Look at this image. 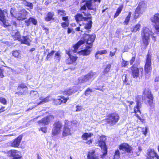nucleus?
I'll use <instances>...</instances> for the list:
<instances>
[{
    "label": "nucleus",
    "instance_id": "nucleus-1",
    "mask_svg": "<svg viewBox=\"0 0 159 159\" xmlns=\"http://www.w3.org/2000/svg\"><path fill=\"white\" fill-rule=\"evenodd\" d=\"M87 8L89 10L95 11L96 9V7L94 8L92 7L91 0L86 1L85 4L80 9L79 11L81 13H78L75 16V18L77 22L83 21H87L88 20H91L92 17L90 14L86 12Z\"/></svg>",
    "mask_w": 159,
    "mask_h": 159
},
{
    "label": "nucleus",
    "instance_id": "nucleus-2",
    "mask_svg": "<svg viewBox=\"0 0 159 159\" xmlns=\"http://www.w3.org/2000/svg\"><path fill=\"white\" fill-rule=\"evenodd\" d=\"M93 22L92 20H89L88 21L84 24V28L86 30L84 32L82 36L83 39L85 40L86 45L92 47L94 42L96 38V35L95 34H89L87 33L91 32Z\"/></svg>",
    "mask_w": 159,
    "mask_h": 159
},
{
    "label": "nucleus",
    "instance_id": "nucleus-3",
    "mask_svg": "<svg viewBox=\"0 0 159 159\" xmlns=\"http://www.w3.org/2000/svg\"><path fill=\"white\" fill-rule=\"evenodd\" d=\"M154 34L147 27L143 28L141 32V36L143 43L144 46L146 48L149 44L150 36H151L154 42L156 41V37L153 35Z\"/></svg>",
    "mask_w": 159,
    "mask_h": 159
},
{
    "label": "nucleus",
    "instance_id": "nucleus-4",
    "mask_svg": "<svg viewBox=\"0 0 159 159\" xmlns=\"http://www.w3.org/2000/svg\"><path fill=\"white\" fill-rule=\"evenodd\" d=\"M152 55L148 52L146 56L144 67V75L146 80L149 79L151 75L152 70Z\"/></svg>",
    "mask_w": 159,
    "mask_h": 159
},
{
    "label": "nucleus",
    "instance_id": "nucleus-5",
    "mask_svg": "<svg viewBox=\"0 0 159 159\" xmlns=\"http://www.w3.org/2000/svg\"><path fill=\"white\" fill-rule=\"evenodd\" d=\"M143 99L145 104L151 107H154L155 105L153 102L154 98L151 90L148 88L145 89L143 91Z\"/></svg>",
    "mask_w": 159,
    "mask_h": 159
},
{
    "label": "nucleus",
    "instance_id": "nucleus-6",
    "mask_svg": "<svg viewBox=\"0 0 159 159\" xmlns=\"http://www.w3.org/2000/svg\"><path fill=\"white\" fill-rule=\"evenodd\" d=\"M120 119L119 114L115 112H111L107 115L104 120L107 124H109L111 126H113L118 122Z\"/></svg>",
    "mask_w": 159,
    "mask_h": 159
},
{
    "label": "nucleus",
    "instance_id": "nucleus-7",
    "mask_svg": "<svg viewBox=\"0 0 159 159\" xmlns=\"http://www.w3.org/2000/svg\"><path fill=\"white\" fill-rule=\"evenodd\" d=\"M135 102H136V105L134 107V112L135 113V115L137 118L141 122L143 123L145 121L144 119L142 116V118L139 116L137 114V112L141 114L140 109L142 106V102L141 101V97L140 95H137L135 97Z\"/></svg>",
    "mask_w": 159,
    "mask_h": 159
},
{
    "label": "nucleus",
    "instance_id": "nucleus-8",
    "mask_svg": "<svg viewBox=\"0 0 159 159\" xmlns=\"http://www.w3.org/2000/svg\"><path fill=\"white\" fill-rule=\"evenodd\" d=\"M62 124L60 121H56L53 123L52 131L53 136H57L60 134L62 127Z\"/></svg>",
    "mask_w": 159,
    "mask_h": 159
},
{
    "label": "nucleus",
    "instance_id": "nucleus-9",
    "mask_svg": "<svg viewBox=\"0 0 159 159\" xmlns=\"http://www.w3.org/2000/svg\"><path fill=\"white\" fill-rule=\"evenodd\" d=\"M130 69L131 72V75L133 78H137L139 76V71L143 74V67H138L136 64H134L132 65L130 68Z\"/></svg>",
    "mask_w": 159,
    "mask_h": 159
},
{
    "label": "nucleus",
    "instance_id": "nucleus-10",
    "mask_svg": "<svg viewBox=\"0 0 159 159\" xmlns=\"http://www.w3.org/2000/svg\"><path fill=\"white\" fill-rule=\"evenodd\" d=\"M70 123L69 121L67 120L65 121L62 133V137L72 135V128L70 125Z\"/></svg>",
    "mask_w": 159,
    "mask_h": 159
},
{
    "label": "nucleus",
    "instance_id": "nucleus-11",
    "mask_svg": "<svg viewBox=\"0 0 159 159\" xmlns=\"http://www.w3.org/2000/svg\"><path fill=\"white\" fill-rule=\"evenodd\" d=\"M17 89V91L15 93V94L19 96L26 95L28 93V88L24 83H22L19 84Z\"/></svg>",
    "mask_w": 159,
    "mask_h": 159
},
{
    "label": "nucleus",
    "instance_id": "nucleus-12",
    "mask_svg": "<svg viewBox=\"0 0 159 159\" xmlns=\"http://www.w3.org/2000/svg\"><path fill=\"white\" fill-rule=\"evenodd\" d=\"M118 148L120 150L122 151L124 154H133V153L132 147L127 143H123L120 144Z\"/></svg>",
    "mask_w": 159,
    "mask_h": 159
},
{
    "label": "nucleus",
    "instance_id": "nucleus-13",
    "mask_svg": "<svg viewBox=\"0 0 159 159\" xmlns=\"http://www.w3.org/2000/svg\"><path fill=\"white\" fill-rule=\"evenodd\" d=\"M7 14V11L6 9L2 10L0 8V21L2 23V26L4 27L10 26V25L6 19L5 14Z\"/></svg>",
    "mask_w": 159,
    "mask_h": 159
},
{
    "label": "nucleus",
    "instance_id": "nucleus-14",
    "mask_svg": "<svg viewBox=\"0 0 159 159\" xmlns=\"http://www.w3.org/2000/svg\"><path fill=\"white\" fill-rule=\"evenodd\" d=\"M145 157L146 159H159V155L153 149L148 150Z\"/></svg>",
    "mask_w": 159,
    "mask_h": 159
},
{
    "label": "nucleus",
    "instance_id": "nucleus-15",
    "mask_svg": "<svg viewBox=\"0 0 159 159\" xmlns=\"http://www.w3.org/2000/svg\"><path fill=\"white\" fill-rule=\"evenodd\" d=\"M68 99V98H65L64 96H59L58 98L53 99L52 102L54 105L57 106L62 103H66Z\"/></svg>",
    "mask_w": 159,
    "mask_h": 159
},
{
    "label": "nucleus",
    "instance_id": "nucleus-16",
    "mask_svg": "<svg viewBox=\"0 0 159 159\" xmlns=\"http://www.w3.org/2000/svg\"><path fill=\"white\" fill-rule=\"evenodd\" d=\"M22 135H19L18 137L10 142V146L12 147L18 148L19 147L22 139Z\"/></svg>",
    "mask_w": 159,
    "mask_h": 159
},
{
    "label": "nucleus",
    "instance_id": "nucleus-17",
    "mask_svg": "<svg viewBox=\"0 0 159 159\" xmlns=\"http://www.w3.org/2000/svg\"><path fill=\"white\" fill-rule=\"evenodd\" d=\"M94 75V73L90 72L84 75V77H80L78 78V81L80 83H83L89 80L92 79Z\"/></svg>",
    "mask_w": 159,
    "mask_h": 159
},
{
    "label": "nucleus",
    "instance_id": "nucleus-18",
    "mask_svg": "<svg viewBox=\"0 0 159 159\" xmlns=\"http://www.w3.org/2000/svg\"><path fill=\"white\" fill-rule=\"evenodd\" d=\"M51 117H52V118H54L53 117L51 116H47L38 121L37 123L39 125H41L42 124L44 125H47L50 122Z\"/></svg>",
    "mask_w": 159,
    "mask_h": 159
},
{
    "label": "nucleus",
    "instance_id": "nucleus-19",
    "mask_svg": "<svg viewBox=\"0 0 159 159\" xmlns=\"http://www.w3.org/2000/svg\"><path fill=\"white\" fill-rule=\"evenodd\" d=\"M150 20L154 24L155 29L156 25L159 26V13L155 14L150 18Z\"/></svg>",
    "mask_w": 159,
    "mask_h": 159
},
{
    "label": "nucleus",
    "instance_id": "nucleus-20",
    "mask_svg": "<svg viewBox=\"0 0 159 159\" xmlns=\"http://www.w3.org/2000/svg\"><path fill=\"white\" fill-rule=\"evenodd\" d=\"M54 14V12L53 11L48 12L44 17L45 21L48 22L54 20H55Z\"/></svg>",
    "mask_w": 159,
    "mask_h": 159
},
{
    "label": "nucleus",
    "instance_id": "nucleus-21",
    "mask_svg": "<svg viewBox=\"0 0 159 159\" xmlns=\"http://www.w3.org/2000/svg\"><path fill=\"white\" fill-rule=\"evenodd\" d=\"M92 47L87 45L86 46L85 49L79 51V52L80 54L83 56H87L89 55L91 52V50L90 49Z\"/></svg>",
    "mask_w": 159,
    "mask_h": 159
},
{
    "label": "nucleus",
    "instance_id": "nucleus-22",
    "mask_svg": "<svg viewBox=\"0 0 159 159\" xmlns=\"http://www.w3.org/2000/svg\"><path fill=\"white\" fill-rule=\"evenodd\" d=\"M69 57L66 60V64L68 65L72 64L76 61L78 58L77 56L71 55L69 52L68 53Z\"/></svg>",
    "mask_w": 159,
    "mask_h": 159
},
{
    "label": "nucleus",
    "instance_id": "nucleus-23",
    "mask_svg": "<svg viewBox=\"0 0 159 159\" xmlns=\"http://www.w3.org/2000/svg\"><path fill=\"white\" fill-rule=\"evenodd\" d=\"M87 157V159H100L99 157L96 155L95 150L89 151Z\"/></svg>",
    "mask_w": 159,
    "mask_h": 159
},
{
    "label": "nucleus",
    "instance_id": "nucleus-24",
    "mask_svg": "<svg viewBox=\"0 0 159 159\" xmlns=\"http://www.w3.org/2000/svg\"><path fill=\"white\" fill-rule=\"evenodd\" d=\"M62 20L65 21L62 22L61 23V26L64 29H66L67 27L69 26V17L66 16L65 17H62Z\"/></svg>",
    "mask_w": 159,
    "mask_h": 159
},
{
    "label": "nucleus",
    "instance_id": "nucleus-25",
    "mask_svg": "<svg viewBox=\"0 0 159 159\" xmlns=\"http://www.w3.org/2000/svg\"><path fill=\"white\" fill-rule=\"evenodd\" d=\"M22 38L23 39H21L20 41L21 43L26 44L28 46L30 45V42H31V41L29 38L28 35L23 36Z\"/></svg>",
    "mask_w": 159,
    "mask_h": 159
},
{
    "label": "nucleus",
    "instance_id": "nucleus-26",
    "mask_svg": "<svg viewBox=\"0 0 159 159\" xmlns=\"http://www.w3.org/2000/svg\"><path fill=\"white\" fill-rule=\"evenodd\" d=\"M123 8V4L121 5L118 7L116 9V12L114 15V18H116L119 16L122 11Z\"/></svg>",
    "mask_w": 159,
    "mask_h": 159
},
{
    "label": "nucleus",
    "instance_id": "nucleus-27",
    "mask_svg": "<svg viewBox=\"0 0 159 159\" xmlns=\"http://www.w3.org/2000/svg\"><path fill=\"white\" fill-rule=\"evenodd\" d=\"M12 56L16 58H20L21 57L20 51L19 50H15L12 52Z\"/></svg>",
    "mask_w": 159,
    "mask_h": 159
},
{
    "label": "nucleus",
    "instance_id": "nucleus-28",
    "mask_svg": "<svg viewBox=\"0 0 159 159\" xmlns=\"http://www.w3.org/2000/svg\"><path fill=\"white\" fill-rule=\"evenodd\" d=\"M146 5L144 1H141L139 2L137 8L140 9V10H144V8H146Z\"/></svg>",
    "mask_w": 159,
    "mask_h": 159
},
{
    "label": "nucleus",
    "instance_id": "nucleus-29",
    "mask_svg": "<svg viewBox=\"0 0 159 159\" xmlns=\"http://www.w3.org/2000/svg\"><path fill=\"white\" fill-rule=\"evenodd\" d=\"M75 93V92L73 89H69L65 90L63 91V94L68 96H70Z\"/></svg>",
    "mask_w": 159,
    "mask_h": 159
},
{
    "label": "nucleus",
    "instance_id": "nucleus-30",
    "mask_svg": "<svg viewBox=\"0 0 159 159\" xmlns=\"http://www.w3.org/2000/svg\"><path fill=\"white\" fill-rule=\"evenodd\" d=\"M93 135V134L91 133H85L83 134L81 136V138L83 140H87L88 138L91 137Z\"/></svg>",
    "mask_w": 159,
    "mask_h": 159
},
{
    "label": "nucleus",
    "instance_id": "nucleus-31",
    "mask_svg": "<svg viewBox=\"0 0 159 159\" xmlns=\"http://www.w3.org/2000/svg\"><path fill=\"white\" fill-rule=\"evenodd\" d=\"M12 37L15 40H18L20 42L21 40V35L20 33L18 31L15 33L14 35H12Z\"/></svg>",
    "mask_w": 159,
    "mask_h": 159
},
{
    "label": "nucleus",
    "instance_id": "nucleus-32",
    "mask_svg": "<svg viewBox=\"0 0 159 159\" xmlns=\"http://www.w3.org/2000/svg\"><path fill=\"white\" fill-rule=\"evenodd\" d=\"M132 14V13L131 12H129L127 16L126 17V18L123 22V23L124 25H127L129 21L131 16Z\"/></svg>",
    "mask_w": 159,
    "mask_h": 159
},
{
    "label": "nucleus",
    "instance_id": "nucleus-33",
    "mask_svg": "<svg viewBox=\"0 0 159 159\" xmlns=\"http://www.w3.org/2000/svg\"><path fill=\"white\" fill-rule=\"evenodd\" d=\"M98 146L102 149H104L105 148H107L106 143L104 141L99 140L98 142Z\"/></svg>",
    "mask_w": 159,
    "mask_h": 159
},
{
    "label": "nucleus",
    "instance_id": "nucleus-34",
    "mask_svg": "<svg viewBox=\"0 0 159 159\" xmlns=\"http://www.w3.org/2000/svg\"><path fill=\"white\" fill-rule=\"evenodd\" d=\"M26 15L22 13H19L17 16V20H23L26 19Z\"/></svg>",
    "mask_w": 159,
    "mask_h": 159
},
{
    "label": "nucleus",
    "instance_id": "nucleus-35",
    "mask_svg": "<svg viewBox=\"0 0 159 159\" xmlns=\"http://www.w3.org/2000/svg\"><path fill=\"white\" fill-rule=\"evenodd\" d=\"M57 13L58 15L62 17H65L66 13L65 12V11L63 10L58 9L57 10Z\"/></svg>",
    "mask_w": 159,
    "mask_h": 159
},
{
    "label": "nucleus",
    "instance_id": "nucleus-36",
    "mask_svg": "<svg viewBox=\"0 0 159 159\" xmlns=\"http://www.w3.org/2000/svg\"><path fill=\"white\" fill-rule=\"evenodd\" d=\"M111 67V64H108L103 70V73L104 74H107L109 71Z\"/></svg>",
    "mask_w": 159,
    "mask_h": 159
},
{
    "label": "nucleus",
    "instance_id": "nucleus-37",
    "mask_svg": "<svg viewBox=\"0 0 159 159\" xmlns=\"http://www.w3.org/2000/svg\"><path fill=\"white\" fill-rule=\"evenodd\" d=\"M120 155V152L118 149L115 151L113 156V158L114 159H118L119 158Z\"/></svg>",
    "mask_w": 159,
    "mask_h": 159
},
{
    "label": "nucleus",
    "instance_id": "nucleus-38",
    "mask_svg": "<svg viewBox=\"0 0 159 159\" xmlns=\"http://www.w3.org/2000/svg\"><path fill=\"white\" fill-rule=\"evenodd\" d=\"M140 24H138L136 25L133 27L132 31L133 32H136L137 31H139L140 29Z\"/></svg>",
    "mask_w": 159,
    "mask_h": 159
},
{
    "label": "nucleus",
    "instance_id": "nucleus-39",
    "mask_svg": "<svg viewBox=\"0 0 159 159\" xmlns=\"http://www.w3.org/2000/svg\"><path fill=\"white\" fill-rule=\"evenodd\" d=\"M50 96H48L45 98H43L39 104H40L42 103H46L49 101L50 100Z\"/></svg>",
    "mask_w": 159,
    "mask_h": 159
},
{
    "label": "nucleus",
    "instance_id": "nucleus-40",
    "mask_svg": "<svg viewBox=\"0 0 159 159\" xmlns=\"http://www.w3.org/2000/svg\"><path fill=\"white\" fill-rule=\"evenodd\" d=\"M55 52V51L52 50L50 52L48 53L47 56L46 58V60H48L50 58L52 57V56L54 54Z\"/></svg>",
    "mask_w": 159,
    "mask_h": 159
},
{
    "label": "nucleus",
    "instance_id": "nucleus-41",
    "mask_svg": "<svg viewBox=\"0 0 159 159\" xmlns=\"http://www.w3.org/2000/svg\"><path fill=\"white\" fill-rule=\"evenodd\" d=\"M92 92V90L91 89L89 88H88L84 92V94L85 96H88L90 94V93Z\"/></svg>",
    "mask_w": 159,
    "mask_h": 159
},
{
    "label": "nucleus",
    "instance_id": "nucleus-42",
    "mask_svg": "<svg viewBox=\"0 0 159 159\" xmlns=\"http://www.w3.org/2000/svg\"><path fill=\"white\" fill-rule=\"evenodd\" d=\"M136 59V55L135 54L134 56H133L129 61V64L130 65H132L133 63L135 61Z\"/></svg>",
    "mask_w": 159,
    "mask_h": 159
},
{
    "label": "nucleus",
    "instance_id": "nucleus-43",
    "mask_svg": "<svg viewBox=\"0 0 159 159\" xmlns=\"http://www.w3.org/2000/svg\"><path fill=\"white\" fill-rule=\"evenodd\" d=\"M0 102L3 105H6L7 104V101L6 99L3 97H0Z\"/></svg>",
    "mask_w": 159,
    "mask_h": 159
},
{
    "label": "nucleus",
    "instance_id": "nucleus-44",
    "mask_svg": "<svg viewBox=\"0 0 159 159\" xmlns=\"http://www.w3.org/2000/svg\"><path fill=\"white\" fill-rule=\"evenodd\" d=\"M121 64L122 67H126L129 64V62L128 61L123 60Z\"/></svg>",
    "mask_w": 159,
    "mask_h": 159
},
{
    "label": "nucleus",
    "instance_id": "nucleus-45",
    "mask_svg": "<svg viewBox=\"0 0 159 159\" xmlns=\"http://www.w3.org/2000/svg\"><path fill=\"white\" fill-rule=\"evenodd\" d=\"M31 22L34 25H36L37 24V21L36 20L32 17H30Z\"/></svg>",
    "mask_w": 159,
    "mask_h": 159
},
{
    "label": "nucleus",
    "instance_id": "nucleus-46",
    "mask_svg": "<svg viewBox=\"0 0 159 159\" xmlns=\"http://www.w3.org/2000/svg\"><path fill=\"white\" fill-rule=\"evenodd\" d=\"M104 152L103 154L101 155V157L102 158H103L104 157L106 156L107 155V148H105L103 149Z\"/></svg>",
    "mask_w": 159,
    "mask_h": 159
},
{
    "label": "nucleus",
    "instance_id": "nucleus-47",
    "mask_svg": "<svg viewBox=\"0 0 159 159\" xmlns=\"http://www.w3.org/2000/svg\"><path fill=\"white\" fill-rule=\"evenodd\" d=\"M80 46H79V45L77 43L76 44H75L73 46V47L74 48V52H76L77 51V50L79 48Z\"/></svg>",
    "mask_w": 159,
    "mask_h": 159
},
{
    "label": "nucleus",
    "instance_id": "nucleus-48",
    "mask_svg": "<svg viewBox=\"0 0 159 159\" xmlns=\"http://www.w3.org/2000/svg\"><path fill=\"white\" fill-rule=\"evenodd\" d=\"M39 130H41L44 133H46L47 132V128L46 127H41L39 129Z\"/></svg>",
    "mask_w": 159,
    "mask_h": 159
},
{
    "label": "nucleus",
    "instance_id": "nucleus-49",
    "mask_svg": "<svg viewBox=\"0 0 159 159\" xmlns=\"http://www.w3.org/2000/svg\"><path fill=\"white\" fill-rule=\"evenodd\" d=\"M97 52L99 54L101 55L106 54L107 52V51L106 50L98 51Z\"/></svg>",
    "mask_w": 159,
    "mask_h": 159
},
{
    "label": "nucleus",
    "instance_id": "nucleus-50",
    "mask_svg": "<svg viewBox=\"0 0 159 159\" xmlns=\"http://www.w3.org/2000/svg\"><path fill=\"white\" fill-rule=\"evenodd\" d=\"M4 69L0 67V78H3L4 77L3 75Z\"/></svg>",
    "mask_w": 159,
    "mask_h": 159
},
{
    "label": "nucleus",
    "instance_id": "nucleus-51",
    "mask_svg": "<svg viewBox=\"0 0 159 159\" xmlns=\"http://www.w3.org/2000/svg\"><path fill=\"white\" fill-rule=\"evenodd\" d=\"M140 14L136 13V12H134V19H136L138 18L140 16Z\"/></svg>",
    "mask_w": 159,
    "mask_h": 159
},
{
    "label": "nucleus",
    "instance_id": "nucleus-52",
    "mask_svg": "<svg viewBox=\"0 0 159 159\" xmlns=\"http://www.w3.org/2000/svg\"><path fill=\"white\" fill-rule=\"evenodd\" d=\"M25 23L26 25L27 26H29L30 25V22H31L30 17L27 20H25Z\"/></svg>",
    "mask_w": 159,
    "mask_h": 159
},
{
    "label": "nucleus",
    "instance_id": "nucleus-53",
    "mask_svg": "<svg viewBox=\"0 0 159 159\" xmlns=\"http://www.w3.org/2000/svg\"><path fill=\"white\" fill-rule=\"evenodd\" d=\"M26 6L30 8V9H32L33 8V5L32 3L26 2Z\"/></svg>",
    "mask_w": 159,
    "mask_h": 159
},
{
    "label": "nucleus",
    "instance_id": "nucleus-54",
    "mask_svg": "<svg viewBox=\"0 0 159 159\" xmlns=\"http://www.w3.org/2000/svg\"><path fill=\"white\" fill-rule=\"evenodd\" d=\"M85 42V40L84 39L80 40H79L78 42H77L78 44L79 45V46H80L81 45L83 44Z\"/></svg>",
    "mask_w": 159,
    "mask_h": 159
},
{
    "label": "nucleus",
    "instance_id": "nucleus-55",
    "mask_svg": "<svg viewBox=\"0 0 159 159\" xmlns=\"http://www.w3.org/2000/svg\"><path fill=\"white\" fill-rule=\"evenodd\" d=\"M134 12H136V13H138L140 15L143 14V12L142 11L138 8L137 7L136 8Z\"/></svg>",
    "mask_w": 159,
    "mask_h": 159
},
{
    "label": "nucleus",
    "instance_id": "nucleus-56",
    "mask_svg": "<svg viewBox=\"0 0 159 159\" xmlns=\"http://www.w3.org/2000/svg\"><path fill=\"white\" fill-rule=\"evenodd\" d=\"M76 111H79L82 110V107L81 106L77 105L76 107Z\"/></svg>",
    "mask_w": 159,
    "mask_h": 159
},
{
    "label": "nucleus",
    "instance_id": "nucleus-57",
    "mask_svg": "<svg viewBox=\"0 0 159 159\" xmlns=\"http://www.w3.org/2000/svg\"><path fill=\"white\" fill-rule=\"evenodd\" d=\"M73 32V33H74V32L73 31V29L72 28H67V33L68 34H70L71 32Z\"/></svg>",
    "mask_w": 159,
    "mask_h": 159
},
{
    "label": "nucleus",
    "instance_id": "nucleus-58",
    "mask_svg": "<svg viewBox=\"0 0 159 159\" xmlns=\"http://www.w3.org/2000/svg\"><path fill=\"white\" fill-rule=\"evenodd\" d=\"M42 28L43 30H45V32L46 34H47L49 33V29L48 28L43 26H42Z\"/></svg>",
    "mask_w": 159,
    "mask_h": 159
},
{
    "label": "nucleus",
    "instance_id": "nucleus-59",
    "mask_svg": "<svg viewBox=\"0 0 159 159\" xmlns=\"http://www.w3.org/2000/svg\"><path fill=\"white\" fill-rule=\"evenodd\" d=\"M126 102L129 104V106L130 108H131V106L134 103V102L133 101H126Z\"/></svg>",
    "mask_w": 159,
    "mask_h": 159
},
{
    "label": "nucleus",
    "instance_id": "nucleus-60",
    "mask_svg": "<svg viewBox=\"0 0 159 159\" xmlns=\"http://www.w3.org/2000/svg\"><path fill=\"white\" fill-rule=\"evenodd\" d=\"M115 49L116 50L115 51V52H112L111 51H110V52L109 55L111 57L114 56L115 55V54H116V49L115 48Z\"/></svg>",
    "mask_w": 159,
    "mask_h": 159
},
{
    "label": "nucleus",
    "instance_id": "nucleus-61",
    "mask_svg": "<svg viewBox=\"0 0 159 159\" xmlns=\"http://www.w3.org/2000/svg\"><path fill=\"white\" fill-rule=\"evenodd\" d=\"M61 57L60 53L58 52H56L55 54V57L56 58H59Z\"/></svg>",
    "mask_w": 159,
    "mask_h": 159
},
{
    "label": "nucleus",
    "instance_id": "nucleus-62",
    "mask_svg": "<svg viewBox=\"0 0 159 159\" xmlns=\"http://www.w3.org/2000/svg\"><path fill=\"white\" fill-rule=\"evenodd\" d=\"M75 30L77 32H79L80 31L81 32H83V31L82 30H80V26H79L78 27H76L75 29Z\"/></svg>",
    "mask_w": 159,
    "mask_h": 159
},
{
    "label": "nucleus",
    "instance_id": "nucleus-63",
    "mask_svg": "<svg viewBox=\"0 0 159 159\" xmlns=\"http://www.w3.org/2000/svg\"><path fill=\"white\" fill-rule=\"evenodd\" d=\"M5 107L4 106H2L0 109V113L4 112L5 111Z\"/></svg>",
    "mask_w": 159,
    "mask_h": 159
},
{
    "label": "nucleus",
    "instance_id": "nucleus-64",
    "mask_svg": "<svg viewBox=\"0 0 159 159\" xmlns=\"http://www.w3.org/2000/svg\"><path fill=\"white\" fill-rule=\"evenodd\" d=\"M93 140L92 139H90L86 142V143L89 145H90L92 143Z\"/></svg>",
    "mask_w": 159,
    "mask_h": 159
}]
</instances>
